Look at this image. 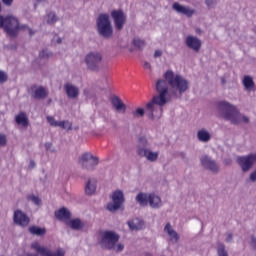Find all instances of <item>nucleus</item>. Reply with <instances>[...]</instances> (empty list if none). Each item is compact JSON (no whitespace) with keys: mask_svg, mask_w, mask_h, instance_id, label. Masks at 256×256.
I'll list each match as a JSON object with an SVG mask.
<instances>
[{"mask_svg":"<svg viewBox=\"0 0 256 256\" xmlns=\"http://www.w3.org/2000/svg\"><path fill=\"white\" fill-rule=\"evenodd\" d=\"M15 122L17 123V125H20V127H23L24 129H27V127H29V118L24 112L16 115Z\"/></svg>","mask_w":256,"mask_h":256,"instance_id":"25","label":"nucleus"},{"mask_svg":"<svg viewBox=\"0 0 256 256\" xmlns=\"http://www.w3.org/2000/svg\"><path fill=\"white\" fill-rule=\"evenodd\" d=\"M164 79H160L156 83L158 95L152 98V101L146 104V115L149 119H161L163 115V106L171 97L183 95L189 91V80L181 74H176L173 70H167Z\"/></svg>","mask_w":256,"mask_h":256,"instance_id":"1","label":"nucleus"},{"mask_svg":"<svg viewBox=\"0 0 256 256\" xmlns=\"http://www.w3.org/2000/svg\"><path fill=\"white\" fill-rule=\"evenodd\" d=\"M237 163L240 165L242 171H249V169L253 167V164L256 163V152L246 156H239L237 158Z\"/></svg>","mask_w":256,"mask_h":256,"instance_id":"8","label":"nucleus"},{"mask_svg":"<svg viewBox=\"0 0 256 256\" xmlns=\"http://www.w3.org/2000/svg\"><path fill=\"white\" fill-rule=\"evenodd\" d=\"M52 41H53V43L61 44L63 40L61 38H59L58 36H54Z\"/></svg>","mask_w":256,"mask_h":256,"instance_id":"45","label":"nucleus"},{"mask_svg":"<svg viewBox=\"0 0 256 256\" xmlns=\"http://www.w3.org/2000/svg\"><path fill=\"white\" fill-rule=\"evenodd\" d=\"M130 231H141L145 227V222L141 218H133L127 221Z\"/></svg>","mask_w":256,"mask_h":256,"instance_id":"16","label":"nucleus"},{"mask_svg":"<svg viewBox=\"0 0 256 256\" xmlns=\"http://www.w3.org/2000/svg\"><path fill=\"white\" fill-rule=\"evenodd\" d=\"M22 256H39L38 254H33L31 252H25Z\"/></svg>","mask_w":256,"mask_h":256,"instance_id":"52","label":"nucleus"},{"mask_svg":"<svg viewBox=\"0 0 256 256\" xmlns=\"http://www.w3.org/2000/svg\"><path fill=\"white\" fill-rule=\"evenodd\" d=\"M7 145V136L5 134H0V146L5 147Z\"/></svg>","mask_w":256,"mask_h":256,"instance_id":"40","label":"nucleus"},{"mask_svg":"<svg viewBox=\"0 0 256 256\" xmlns=\"http://www.w3.org/2000/svg\"><path fill=\"white\" fill-rule=\"evenodd\" d=\"M97 191V180L94 178H90L85 185V193L86 195H93Z\"/></svg>","mask_w":256,"mask_h":256,"instance_id":"26","label":"nucleus"},{"mask_svg":"<svg viewBox=\"0 0 256 256\" xmlns=\"http://www.w3.org/2000/svg\"><path fill=\"white\" fill-rule=\"evenodd\" d=\"M103 55L100 52H90L85 57V63L90 71H101Z\"/></svg>","mask_w":256,"mask_h":256,"instance_id":"6","label":"nucleus"},{"mask_svg":"<svg viewBox=\"0 0 256 256\" xmlns=\"http://www.w3.org/2000/svg\"><path fill=\"white\" fill-rule=\"evenodd\" d=\"M65 91H66V95L70 99H77V97H79V88L73 84H69V83L66 84Z\"/></svg>","mask_w":256,"mask_h":256,"instance_id":"24","label":"nucleus"},{"mask_svg":"<svg viewBox=\"0 0 256 256\" xmlns=\"http://www.w3.org/2000/svg\"><path fill=\"white\" fill-rule=\"evenodd\" d=\"M125 249V246L121 243L119 244H114V247L112 248L113 251H116L117 253L123 251Z\"/></svg>","mask_w":256,"mask_h":256,"instance_id":"39","label":"nucleus"},{"mask_svg":"<svg viewBox=\"0 0 256 256\" xmlns=\"http://www.w3.org/2000/svg\"><path fill=\"white\" fill-rule=\"evenodd\" d=\"M216 4H217V0H206V5L209 8L215 7Z\"/></svg>","mask_w":256,"mask_h":256,"instance_id":"43","label":"nucleus"},{"mask_svg":"<svg viewBox=\"0 0 256 256\" xmlns=\"http://www.w3.org/2000/svg\"><path fill=\"white\" fill-rule=\"evenodd\" d=\"M243 85L246 91H253V89H255V82H253V78L251 76L244 77Z\"/></svg>","mask_w":256,"mask_h":256,"instance_id":"28","label":"nucleus"},{"mask_svg":"<svg viewBox=\"0 0 256 256\" xmlns=\"http://www.w3.org/2000/svg\"><path fill=\"white\" fill-rule=\"evenodd\" d=\"M33 167H35V162H34V161H30L29 168H30V169H33Z\"/></svg>","mask_w":256,"mask_h":256,"instance_id":"53","label":"nucleus"},{"mask_svg":"<svg viewBox=\"0 0 256 256\" xmlns=\"http://www.w3.org/2000/svg\"><path fill=\"white\" fill-rule=\"evenodd\" d=\"M61 129H64V131H71L73 129V123H71L69 120H63L60 121L59 126Z\"/></svg>","mask_w":256,"mask_h":256,"instance_id":"30","label":"nucleus"},{"mask_svg":"<svg viewBox=\"0 0 256 256\" xmlns=\"http://www.w3.org/2000/svg\"><path fill=\"white\" fill-rule=\"evenodd\" d=\"M29 232L31 233V235H37L38 237H41L45 235V233H47V230L39 226H31L29 228Z\"/></svg>","mask_w":256,"mask_h":256,"instance_id":"29","label":"nucleus"},{"mask_svg":"<svg viewBox=\"0 0 256 256\" xmlns=\"http://www.w3.org/2000/svg\"><path fill=\"white\" fill-rule=\"evenodd\" d=\"M111 103L118 113H125V111H127V106L125 105V103H123L121 98L114 96L111 99Z\"/></svg>","mask_w":256,"mask_h":256,"instance_id":"18","label":"nucleus"},{"mask_svg":"<svg viewBox=\"0 0 256 256\" xmlns=\"http://www.w3.org/2000/svg\"><path fill=\"white\" fill-rule=\"evenodd\" d=\"M138 155H140V157H145L146 161H149L150 163H156L159 159L160 152L153 151L151 148H139Z\"/></svg>","mask_w":256,"mask_h":256,"instance_id":"10","label":"nucleus"},{"mask_svg":"<svg viewBox=\"0 0 256 256\" xmlns=\"http://www.w3.org/2000/svg\"><path fill=\"white\" fill-rule=\"evenodd\" d=\"M46 120L49 123V125H51V127H59L60 121L55 120L54 117L47 116Z\"/></svg>","mask_w":256,"mask_h":256,"instance_id":"33","label":"nucleus"},{"mask_svg":"<svg viewBox=\"0 0 256 256\" xmlns=\"http://www.w3.org/2000/svg\"><path fill=\"white\" fill-rule=\"evenodd\" d=\"M28 201H31V203H34V205H41V198H39V196H35L33 194L29 195L27 197Z\"/></svg>","mask_w":256,"mask_h":256,"instance_id":"32","label":"nucleus"},{"mask_svg":"<svg viewBox=\"0 0 256 256\" xmlns=\"http://www.w3.org/2000/svg\"><path fill=\"white\" fill-rule=\"evenodd\" d=\"M218 113L222 116L226 121H230L233 125H237L239 123H249V118L244 114H241L237 106L227 102L220 101L217 105Z\"/></svg>","mask_w":256,"mask_h":256,"instance_id":"2","label":"nucleus"},{"mask_svg":"<svg viewBox=\"0 0 256 256\" xmlns=\"http://www.w3.org/2000/svg\"><path fill=\"white\" fill-rule=\"evenodd\" d=\"M173 9L174 11H176L177 13H181V15H186V17H193L195 10L187 7V6H183L177 2H175L173 4Z\"/></svg>","mask_w":256,"mask_h":256,"instance_id":"15","label":"nucleus"},{"mask_svg":"<svg viewBox=\"0 0 256 256\" xmlns=\"http://www.w3.org/2000/svg\"><path fill=\"white\" fill-rule=\"evenodd\" d=\"M4 5H7L8 7L13 5V0H2Z\"/></svg>","mask_w":256,"mask_h":256,"instance_id":"51","label":"nucleus"},{"mask_svg":"<svg viewBox=\"0 0 256 256\" xmlns=\"http://www.w3.org/2000/svg\"><path fill=\"white\" fill-rule=\"evenodd\" d=\"M111 17L114 21V25L117 31H121L127 22V15H125V12L122 10H113L111 12Z\"/></svg>","mask_w":256,"mask_h":256,"instance_id":"9","label":"nucleus"},{"mask_svg":"<svg viewBox=\"0 0 256 256\" xmlns=\"http://www.w3.org/2000/svg\"><path fill=\"white\" fill-rule=\"evenodd\" d=\"M218 256H229V254L227 253V251L225 250V245L220 244L218 246Z\"/></svg>","mask_w":256,"mask_h":256,"instance_id":"37","label":"nucleus"},{"mask_svg":"<svg viewBox=\"0 0 256 256\" xmlns=\"http://www.w3.org/2000/svg\"><path fill=\"white\" fill-rule=\"evenodd\" d=\"M7 81V74L5 72L0 71V83H5Z\"/></svg>","mask_w":256,"mask_h":256,"instance_id":"44","label":"nucleus"},{"mask_svg":"<svg viewBox=\"0 0 256 256\" xmlns=\"http://www.w3.org/2000/svg\"><path fill=\"white\" fill-rule=\"evenodd\" d=\"M57 21V16L55 15V13L53 12H50L48 15H47V23L49 25H53V23H55Z\"/></svg>","mask_w":256,"mask_h":256,"instance_id":"34","label":"nucleus"},{"mask_svg":"<svg viewBox=\"0 0 256 256\" xmlns=\"http://www.w3.org/2000/svg\"><path fill=\"white\" fill-rule=\"evenodd\" d=\"M151 193L140 192L136 195L135 201L140 207H147L149 205V198Z\"/></svg>","mask_w":256,"mask_h":256,"instance_id":"22","label":"nucleus"},{"mask_svg":"<svg viewBox=\"0 0 256 256\" xmlns=\"http://www.w3.org/2000/svg\"><path fill=\"white\" fill-rule=\"evenodd\" d=\"M250 244H251V246H252L254 249H256V238H255V237H252V238H251Z\"/></svg>","mask_w":256,"mask_h":256,"instance_id":"50","label":"nucleus"},{"mask_svg":"<svg viewBox=\"0 0 256 256\" xmlns=\"http://www.w3.org/2000/svg\"><path fill=\"white\" fill-rule=\"evenodd\" d=\"M231 163V160H229L228 162H226V165H229Z\"/></svg>","mask_w":256,"mask_h":256,"instance_id":"54","label":"nucleus"},{"mask_svg":"<svg viewBox=\"0 0 256 256\" xmlns=\"http://www.w3.org/2000/svg\"><path fill=\"white\" fill-rule=\"evenodd\" d=\"M13 221L15 225H19L20 227H27L31 219L29 218V216H27V214H25V212L21 210H16L13 214Z\"/></svg>","mask_w":256,"mask_h":256,"instance_id":"11","label":"nucleus"},{"mask_svg":"<svg viewBox=\"0 0 256 256\" xmlns=\"http://www.w3.org/2000/svg\"><path fill=\"white\" fill-rule=\"evenodd\" d=\"M89 161H93V165H99V158L93 156L91 153H84L80 158L82 167H86Z\"/></svg>","mask_w":256,"mask_h":256,"instance_id":"20","label":"nucleus"},{"mask_svg":"<svg viewBox=\"0 0 256 256\" xmlns=\"http://www.w3.org/2000/svg\"><path fill=\"white\" fill-rule=\"evenodd\" d=\"M55 217L59 221H64L65 223H67V221L71 219V212L69 211V209L63 207L55 212Z\"/></svg>","mask_w":256,"mask_h":256,"instance_id":"19","label":"nucleus"},{"mask_svg":"<svg viewBox=\"0 0 256 256\" xmlns=\"http://www.w3.org/2000/svg\"><path fill=\"white\" fill-rule=\"evenodd\" d=\"M134 117H143V115H145V109L143 108H137L134 112H133Z\"/></svg>","mask_w":256,"mask_h":256,"instance_id":"38","label":"nucleus"},{"mask_svg":"<svg viewBox=\"0 0 256 256\" xmlns=\"http://www.w3.org/2000/svg\"><path fill=\"white\" fill-rule=\"evenodd\" d=\"M200 161L204 169H208V171H211L212 173H219V165H217L215 160L208 156H202Z\"/></svg>","mask_w":256,"mask_h":256,"instance_id":"12","label":"nucleus"},{"mask_svg":"<svg viewBox=\"0 0 256 256\" xmlns=\"http://www.w3.org/2000/svg\"><path fill=\"white\" fill-rule=\"evenodd\" d=\"M46 151H50V153H55V148H53V144L50 142H47L45 144Z\"/></svg>","mask_w":256,"mask_h":256,"instance_id":"42","label":"nucleus"},{"mask_svg":"<svg viewBox=\"0 0 256 256\" xmlns=\"http://www.w3.org/2000/svg\"><path fill=\"white\" fill-rule=\"evenodd\" d=\"M186 47L192 49V51H200L202 42L199 38L189 35L185 38Z\"/></svg>","mask_w":256,"mask_h":256,"instance_id":"13","label":"nucleus"},{"mask_svg":"<svg viewBox=\"0 0 256 256\" xmlns=\"http://www.w3.org/2000/svg\"><path fill=\"white\" fill-rule=\"evenodd\" d=\"M250 181H253V183H255V181H256V170L250 174Z\"/></svg>","mask_w":256,"mask_h":256,"instance_id":"48","label":"nucleus"},{"mask_svg":"<svg viewBox=\"0 0 256 256\" xmlns=\"http://www.w3.org/2000/svg\"><path fill=\"white\" fill-rule=\"evenodd\" d=\"M32 97H34V99H45V97H47V90L44 87L39 86L34 89Z\"/></svg>","mask_w":256,"mask_h":256,"instance_id":"27","label":"nucleus"},{"mask_svg":"<svg viewBox=\"0 0 256 256\" xmlns=\"http://www.w3.org/2000/svg\"><path fill=\"white\" fill-rule=\"evenodd\" d=\"M95 167H97V165H93V160H90V161H88V163L86 164L84 169L91 171V170L95 169Z\"/></svg>","mask_w":256,"mask_h":256,"instance_id":"41","label":"nucleus"},{"mask_svg":"<svg viewBox=\"0 0 256 256\" xmlns=\"http://www.w3.org/2000/svg\"><path fill=\"white\" fill-rule=\"evenodd\" d=\"M119 241V236L113 231H104L100 234L99 245L102 249H113Z\"/></svg>","mask_w":256,"mask_h":256,"instance_id":"4","label":"nucleus"},{"mask_svg":"<svg viewBox=\"0 0 256 256\" xmlns=\"http://www.w3.org/2000/svg\"><path fill=\"white\" fill-rule=\"evenodd\" d=\"M148 205H150L151 209H160V207H163V201L161 200V197H159V195L155 193H150Z\"/></svg>","mask_w":256,"mask_h":256,"instance_id":"17","label":"nucleus"},{"mask_svg":"<svg viewBox=\"0 0 256 256\" xmlns=\"http://www.w3.org/2000/svg\"><path fill=\"white\" fill-rule=\"evenodd\" d=\"M197 139L200 143H209L211 141V132L205 128H201L197 132Z\"/></svg>","mask_w":256,"mask_h":256,"instance_id":"23","label":"nucleus"},{"mask_svg":"<svg viewBox=\"0 0 256 256\" xmlns=\"http://www.w3.org/2000/svg\"><path fill=\"white\" fill-rule=\"evenodd\" d=\"M226 241H227V243H231V241H233V234L228 233L226 235Z\"/></svg>","mask_w":256,"mask_h":256,"instance_id":"46","label":"nucleus"},{"mask_svg":"<svg viewBox=\"0 0 256 256\" xmlns=\"http://www.w3.org/2000/svg\"><path fill=\"white\" fill-rule=\"evenodd\" d=\"M96 27L99 35L104 39L113 37V25H111L109 14H100L96 20Z\"/></svg>","mask_w":256,"mask_h":256,"instance_id":"3","label":"nucleus"},{"mask_svg":"<svg viewBox=\"0 0 256 256\" xmlns=\"http://www.w3.org/2000/svg\"><path fill=\"white\" fill-rule=\"evenodd\" d=\"M31 249L36 251V253H38L40 256H65V249L57 248L56 250L52 251L46 246H41L39 242H33L31 244Z\"/></svg>","mask_w":256,"mask_h":256,"instance_id":"7","label":"nucleus"},{"mask_svg":"<svg viewBox=\"0 0 256 256\" xmlns=\"http://www.w3.org/2000/svg\"><path fill=\"white\" fill-rule=\"evenodd\" d=\"M143 67H144V69H147L148 71H151V63L144 62Z\"/></svg>","mask_w":256,"mask_h":256,"instance_id":"49","label":"nucleus"},{"mask_svg":"<svg viewBox=\"0 0 256 256\" xmlns=\"http://www.w3.org/2000/svg\"><path fill=\"white\" fill-rule=\"evenodd\" d=\"M38 2L41 1V0H37Z\"/></svg>","mask_w":256,"mask_h":256,"instance_id":"55","label":"nucleus"},{"mask_svg":"<svg viewBox=\"0 0 256 256\" xmlns=\"http://www.w3.org/2000/svg\"><path fill=\"white\" fill-rule=\"evenodd\" d=\"M164 233H165V235H167V237H168L169 241H171V243H177L179 241V233H177V231H175V229L173 228L171 223H167L164 226Z\"/></svg>","mask_w":256,"mask_h":256,"instance_id":"14","label":"nucleus"},{"mask_svg":"<svg viewBox=\"0 0 256 256\" xmlns=\"http://www.w3.org/2000/svg\"><path fill=\"white\" fill-rule=\"evenodd\" d=\"M53 53H51L49 50H42L39 53L40 59H49V57H52Z\"/></svg>","mask_w":256,"mask_h":256,"instance_id":"35","label":"nucleus"},{"mask_svg":"<svg viewBox=\"0 0 256 256\" xmlns=\"http://www.w3.org/2000/svg\"><path fill=\"white\" fill-rule=\"evenodd\" d=\"M133 45H134V47H138V49H143V47H145V40H143L139 37H136L133 40Z\"/></svg>","mask_w":256,"mask_h":256,"instance_id":"31","label":"nucleus"},{"mask_svg":"<svg viewBox=\"0 0 256 256\" xmlns=\"http://www.w3.org/2000/svg\"><path fill=\"white\" fill-rule=\"evenodd\" d=\"M139 144L141 145L142 149H148L150 143L146 137H142L139 139Z\"/></svg>","mask_w":256,"mask_h":256,"instance_id":"36","label":"nucleus"},{"mask_svg":"<svg viewBox=\"0 0 256 256\" xmlns=\"http://www.w3.org/2000/svg\"><path fill=\"white\" fill-rule=\"evenodd\" d=\"M112 202L107 204V209L110 213H115V211H119L125 203V193L121 189H117L111 194Z\"/></svg>","mask_w":256,"mask_h":256,"instance_id":"5","label":"nucleus"},{"mask_svg":"<svg viewBox=\"0 0 256 256\" xmlns=\"http://www.w3.org/2000/svg\"><path fill=\"white\" fill-rule=\"evenodd\" d=\"M161 55H163V52L161 50H156L154 52L155 59H157L158 57H161Z\"/></svg>","mask_w":256,"mask_h":256,"instance_id":"47","label":"nucleus"},{"mask_svg":"<svg viewBox=\"0 0 256 256\" xmlns=\"http://www.w3.org/2000/svg\"><path fill=\"white\" fill-rule=\"evenodd\" d=\"M66 225L68 227H70L71 229H73L74 231H81V229H83V227H85V222H83L79 218H73V219H69L66 222Z\"/></svg>","mask_w":256,"mask_h":256,"instance_id":"21","label":"nucleus"}]
</instances>
